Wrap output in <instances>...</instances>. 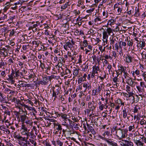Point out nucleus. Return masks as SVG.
Instances as JSON below:
<instances>
[{"mask_svg": "<svg viewBox=\"0 0 146 146\" xmlns=\"http://www.w3.org/2000/svg\"><path fill=\"white\" fill-rule=\"evenodd\" d=\"M120 68L121 72H123L124 74H125V72H127L126 70V67L125 66L123 67V66H121Z\"/></svg>", "mask_w": 146, "mask_h": 146, "instance_id": "nucleus-27", "label": "nucleus"}, {"mask_svg": "<svg viewBox=\"0 0 146 146\" xmlns=\"http://www.w3.org/2000/svg\"><path fill=\"white\" fill-rule=\"evenodd\" d=\"M104 108V104H101L99 107V109L101 110H103Z\"/></svg>", "mask_w": 146, "mask_h": 146, "instance_id": "nucleus-59", "label": "nucleus"}, {"mask_svg": "<svg viewBox=\"0 0 146 146\" xmlns=\"http://www.w3.org/2000/svg\"><path fill=\"white\" fill-rule=\"evenodd\" d=\"M123 57L125 58V59H124L125 61L127 64H129L132 62L133 57L129 54H125Z\"/></svg>", "mask_w": 146, "mask_h": 146, "instance_id": "nucleus-3", "label": "nucleus"}, {"mask_svg": "<svg viewBox=\"0 0 146 146\" xmlns=\"http://www.w3.org/2000/svg\"><path fill=\"white\" fill-rule=\"evenodd\" d=\"M67 115L66 114H64L62 113V114L61 115V117L63 119H68L67 118Z\"/></svg>", "mask_w": 146, "mask_h": 146, "instance_id": "nucleus-42", "label": "nucleus"}, {"mask_svg": "<svg viewBox=\"0 0 146 146\" xmlns=\"http://www.w3.org/2000/svg\"><path fill=\"white\" fill-rule=\"evenodd\" d=\"M54 128L56 130L55 133L56 134L58 133V132H59L60 134H61L62 130V126L60 124L58 123H54Z\"/></svg>", "mask_w": 146, "mask_h": 146, "instance_id": "nucleus-2", "label": "nucleus"}, {"mask_svg": "<svg viewBox=\"0 0 146 146\" xmlns=\"http://www.w3.org/2000/svg\"><path fill=\"white\" fill-rule=\"evenodd\" d=\"M75 69L74 70L73 75L75 76H76L78 74L79 70H78L76 68H74Z\"/></svg>", "mask_w": 146, "mask_h": 146, "instance_id": "nucleus-30", "label": "nucleus"}, {"mask_svg": "<svg viewBox=\"0 0 146 146\" xmlns=\"http://www.w3.org/2000/svg\"><path fill=\"white\" fill-rule=\"evenodd\" d=\"M101 19L100 18L98 17H97L94 19V21L95 22H97L99 21H101Z\"/></svg>", "mask_w": 146, "mask_h": 146, "instance_id": "nucleus-63", "label": "nucleus"}, {"mask_svg": "<svg viewBox=\"0 0 146 146\" xmlns=\"http://www.w3.org/2000/svg\"><path fill=\"white\" fill-rule=\"evenodd\" d=\"M56 142L58 145H59L60 146H63V143L60 141L58 139L57 140Z\"/></svg>", "mask_w": 146, "mask_h": 146, "instance_id": "nucleus-39", "label": "nucleus"}, {"mask_svg": "<svg viewBox=\"0 0 146 146\" xmlns=\"http://www.w3.org/2000/svg\"><path fill=\"white\" fill-rule=\"evenodd\" d=\"M104 32H106L107 34L108 33L109 35H113L112 30L110 28H108L107 29L106 31H104Z\"/></svg>", "mask_w": 146, "mask_h": 146, "instance_id": "nucleus-16", "label": "nucleus"}, {"mask_svg": "<svg viewBox=\"0 0 146 146\" xmlns=\"http://www.w3.org/2000/svg\"><path fill=\"white\" fill-rule=\"evenodd\" d=\"M134 143L137 146H143L144 143L143 142V141H140V140L134 139Z\"/></svg>", "mask_w": 146, "mask_h": 146, "instance_id": "nucleus-9", "label": "nucleus"}, {"mask_svg": "<svg viewBox=\"0 0 146 146\" xmlns=\"http://www.w3.org/2000/svg\"><path fill=\"white\" fill-rule=\"evenodd\" d=\"M20 72H19V70H18L17 71H16L15 72V76H14V77H17L19 76H21L20 75Z\"/></svg>", "mask_w": 146, "mask_h": 146, "instance_id": "nucleus-38", "label": "nucleus"}, {"mask_svg": "<svg viewBox=\"0 0 146 146\" xmlns=\"http://www.w3.org/2000/svg\"><path fill=\"white\" fill-rule=\"evenodd\" d=\"M122 41L121 40H119V48L121 49V50H122V44L121 45V43Z\"/></svg>", "mask_w": 146, "mask_h": 146, "instance_id": "nucleus-55", "label": "nucleus"}, {"mask_svg": "<svg viewBox=\"0 0 146 146\" xmlns=\"http://www.w3.org/2000/svg\"><path fill=\"white\" fill-rule=\"evenodd\" d=\"M2 108L3 109L5 108V111L4 112L5 113L7 114L8 115H10L11 114V113L9 111H8V109L5 106H3Z\"/></svg>", "mask_w": 146, "mask_h": 146, "instance_id": "nucleus-28", "label": "nucleus"}, {"mask_svg": "<svg viewBox=\"0 0 146 146\" xmlns=\"http://www.w3.org/2000/svg\"><path fill=\"white\" fill-rule=\"evenodd\" d=\"M87 126L88 128V129L89 130L92 131V130H94V129H93L92 126L90 125L89 124H88L87 123Z\"/></svg>", "mask_w": 146, "mask_h": 146, "instance_id": "nucleus-46", "label": "nucleus"}, {"mask_svg": "<svg viewBox=\"0 0 146 146\" xmlns=\"http://www.w3.org/2000/svg\"><path fill=\"white\" fill-rule=\"evenodd\" d=\"M88 107L90 109L89 110V112H90L91 110L93 111L95 109L94 102L92 101V102H89Z\"/></svg>", "mask_w": 146, "mask_h": 146, "instance_id": "nucleus-6", "label": "nucleus"}, {"mask_svg": "<svg viewBox=\"0 0 146 146\" xmlns=\"http://www.w3.org/2000/svg\"><path fill=\"white\" fill-rule=\"evenodd\" d=\"M101 89L100 86H98V88L97 89L93 90L92 91V95L96 96L98 94V93H100L101 91Z\"/></svg>", "mask_w": 146, "mask_h": 146, "instance_id": "nucleus-7", "label": "nucleus"}, {"mask_svg": "<svg viewBox=\"0 0 146 146\" xmlns=\"http://www.w3.org/2000/svg\"><path fill=\"white\" fill-rule=\"evenodd\" d=\"M55 114L56 115V116H54L53 117L55 118H56L57 117H59L60 116L61 117V115L62 114V113H58V112L54 111V112H53L52 113V115H54Z\"/></svg>", "mask_w": 146, "mask_h": 146, "instance_id": "nucleus-21", "label": "nucleus"}, {"mask_svg": "<svg viewBox=\"0 0 146 146\" xmlns=\"http://www.w3.org/2000/svg\"><path fill=\"white\" fill-rule=\"evenodd\" d=\"M53 93H52V96L54 97V100L55 99V98L57 97V94H56V93L55 92V90H52Z\"/></svg>", "mask_w": 146, "mask_h": 146, "instance_id": "nucleus-48", "label": "nucleus"}, {"mask_svg": "<svg viewBox=\"0 0 146 146\" xmlns=\"http://www.w3.org/2000/svg\"><path fill=\"white\" fill-rule=\"evenodd\" d=\"M127 13L129 15L134 14V9L133 8H132L130 10L127 11Z\"/></svg>", "mask_w": 146, "mask_h": 146, "instance_id": "nucleus-36", "label": "nucleus"}, {"mask_svg": "<svg viewBox=\"0 0 146 146\" xmlns=\"http://www.w3.org/2000/svg\"><path fill=\"white\" fill-rule=\"evenodd\" d=\"M109 145L112 146H117V144L111 139H107L106 141Z\"/></svg>", "mask_w": 146, "mask_h": 146, "instance_id": "nucleus-8", "label": "nucleus"}, {"mask_svg": "<svg viewBox=\"0 0 146 146\" xmlns=\"http://www.w3.org/2000/svg\"><path fill=\"white\" fill-rule=\"evenodd\" d=\"M10 90L8 88H5V90H4V92L5 93H6L7 94H10Z\"/></svg>", "mask_w": 146, "mask_h": 146, "instance_id": "nucleus-43", "label": "nucleus"}, {"mask_svg": "<svg viewBox=\"0 0 146 146\" xmlns=\"http://www.w3.org/2000/svg\"><path fill=\"white\" fill-rule=\"evenodd\" d=\"M21 119V121L22 122V123H25V120L27 119H28V117L26 116H25L23 115H21L20 116Z\"/></svg>", "mask_w": 146, "mask_h": 146, "instance_id": "nucleus-17", "label": "nucleus"}, {"mask_svg": "<svg viewBox=\"0 0 146 146\" xmlns=\"http://www.w3.org/2000/svg\"><path fill=\"white\" fill-rule=\"evenodd\" d=\"M96 117H97V116H93L92 117V121L93 122H94V121L96 122L98 121V118H97Z\"/></svg>", "mask_w": 146, "mask_h": 146, "instance_id": "nucleus-40", "label": "nucleus"}, {"mask_svg": "<svg viewBox=\"0 0 146 146\" xmlns=\"http://www.w3.org/2000/svg\"><path fill=\"white\" fill-rule=\"evenodd\" d=\"M140 47L142 48H143L145 46V42L143 40L142 41H140Z\"/></svg>", "mask_w": 146, "mask_h": 146, "instance_id": "nucleus-29", "label": "nucleus"}, {"mask_svg": "<svg viewBox=\"0 0 146 146\" xmlns=\"http://www.w3.org/2000/svg\"><path fill=\"white\" fill-rule=\"evenodd\" d=\"M73 47L71 43L69 41L65 42V44L63 46L64 48L66 51L68 49V48L71 49Z\"/></svg>", "mask_w": 146, "mask_h": 146, "instance_id": "nucleus-5", "label": "nucleus"}, {"mask_svg": "<svg viewBox=\"0 0 146 146\" xmlns=\"http://www.w3.org/2000/svg\"><path fill=\"white\" fill-rule=\"evenodd\" d=\"M134 83V82L131 80V78H129V79H128L127 81H126V83L127 84L132 87L133 86Z\"/></svg>", "mask_w": 146, "mask_h": 146, "instance_id": "nucleus-18", "label": "nucleus"}, {"mask_svg": "<svg viewBox=\"0 0 146 146\" xmlns=\"http://www.w3.org/2000/svg\"><path fill=\"white\" fill-rule=\"evenodd\" d=\"M48 76L43 77L42 78V80H40L39 81L38 84H41L43 85H46L48 84Z\"/></svg>", "mask_w": 146, "mask_h": 146, "instance_id": "nucleus-4", "label": "nucleus"}, {"mask_svg": "<svg viewBox=\"0 0 146 146\" xmlns=\"http://www.w3.org/2000/svg\"><path fill=\"white\" fill-rule=\"evenodd\" d=\"M128 97L129 98L131 96H133V99L134 100L135 98L134 96H133V95H134V93L133 92H128Z\"/></svg>", "mask_w": 146, "mask_h": 146, "instance_id": "nucleus-41", "label": "nucleus"}, {"mask_svg": "<svg viewBox=\"0 0 146 146\" xmlns=\"http://www.w3.org/2000/svg\"><path fill=\"white\" fill-rule=\"evenodd\" d=\"M83 87L85 88L84 91H86L87 89L88 90H90L91 88V86L90 84H89V83H85L83 84Z\"/></svg>", "mask_w": 146, "mask_h": 146, "instance_id": "nucleus-10", "label": "nucleus"}, {"mask_svg": "<svg viewBox=\"0 0 146 146\" xmlns=\"http://www.w3.org/2000/svg\"><path fill=\"white\" fill-rule=\"evenodd\" d=\"M57 88L55 90V92L56 93L57 95H58L60 93V91L61 89V87H59L58 86H57Z\"/></svg>", "mask_w": 146, "mask_h": 146, "instance_id": "nucleus-31", "label": "nucleus"}, {"mask_svg": "<svg viewBox=\"0 0 146 146\" xmlns=\"http://www.w3.org/2000/svg\"><path fill=\"white\" fill-rule=\"evenodd\" d=\"M21 1V0H19V1H17L16 2H15L14 4H13L12 5V7H14L13 6H16L19 4H20V2Z\"/></svg>", "mask_w": 146, "mask_h": 146, "instance_id": "nucleus-60", "label": "nucleus"}, {"mask_svg": "<svg viewBox=\"0 0 146 146\" xmlns=\"http://www.w3.org/2000/svg\"><path fill=\"white\" fill-rule=\"evenodd\" d=\"M19 9L22 11V12L24 11H26L27 10V7L25 6H23L21 7V8Z\"/></svg>", "mask_w": 146, "mask_h": 146, "instance_id": "nucleus-37", "label": "nucleus"}, {"mask_svg": "<svg viewBox=\"0 0 146 146\" xmlns=\"http://www.w3.org/2000/svg\"><path fill=\"white\" fill-rule=\"evenodd\" d=\"M133 143L131 141H129L127 140L125 141V143H123V146H133Z\"/></svg>", "mask_w": 146, "mask_h": 146, "instance_id": "nucleus-11", "label": "nucleus"}, {"mask_svg": "<svg viewBox=\"0 0 146 146\" xmlns=\"http://www.w3.org/2000/svg\"><path fill=\"white\" fill-rule=\"evenodd\" d=\"M114 46L115 47V50H118L119 49V46L117 43H116L114 44Z\"/></svg>", "mask_w": 146, "mask_h": 146, "instance_id": "nucleus-64", "label": "nucleus"}, {"mask_svg": "<svg viewBox=\"0 0 146 146\" xmlns=\"http://www.w3.org/2000/svg\"><path fill=\"white\" fill-rule=\"evenodd\" d=\"M17 102H15V103L17 104L18 106L20 105H21L22 106H23V105L21 104V100L19 99H17Z\"/></svg>", "mask_w": 146, "mask_h": 146, "instance_id": "nucleus-47", "label": "nucleus"}, {"mask_svg": "<svg viewBox=\"0 0 146 146\" xmlns=\"http://www.w3.org/2000/svg\"><path fill=\"white\" fill-rule=\"evenodd\" d=\"M115 21V20L114 19H111L110 20H108V23L107 24V26H106V27H108V25H110L111 26L112 25H113L114 22Z\"/></svg>", "mask_w": 146, "mask_h": 146, "instance_id": "nucleus-22", "label": "nucleus"}, {"mask_svg": "<svg viewBox=\"0 0 146 146\" xmlns=\"http://www.w3.org/2000/svg\"><path fill=\"white\" fill-rule=\"evenodd\" d=\"M116 8H117V11L118 14H120L121 13L122 9L120 7H117Z\"/></svg>", "mask_w": 146, "mask_h": 146, "instance_id": "nucleus-54", "label": "nucleus"}, {"mask_svg": "<svg viewBox=\"0 0 146 146\" xmlns=\"http://www.w3.org/2000/svg\"><path fill=\"white\" fill-rule=\"evenodd\" d=\"M103 42H104V46H105L107 43L108 42V39H103Z\"/></svg>", "mask_w": 146, "mask_h": 146, "instance_id": "nucleus-62", "label": "nucleus"}, {"mask_svg": "<svg viewBox=\"0 0 146 146\" xmlns=\"http://www.w3.org/2000/svg\"><path fill=\"white\" fill-rule=\"evenodd\" d=\"M135 128L134 125H130L129 127V131H134V129Z\"/></svg>", "mask_w": 146, "mask_h": 146, "instance_id": "nucleus-33", "label": "nucleus"}, {"mask_svg": "<svg viewBox=\"0 0 146 146\" xmlns=\"http://www.w3.org/2000/svg\"><path fill=\"white\" fill-rule=\"evenodd\" d=\"M23 3V2L21 1L20 2V4H18L16 6H13L14 7H11V9L13 10H15L17 9H18L19 8L21 7V6L22 5V4Z\"/></svg>", "mask_w": 146, "mask_h": 146, "instance_id": "nucleus-19", "label": "nucleus"}, {"mask_svg": "<svg viewBox=\"0 0 146 146\" xmlns=\"http://www.w3.org/2000/svg\"><path fill=\"white\" fill-rule=\"evenodd\" d=\"M127 45L131 47L133 44V41L131 39L130 40H129L127 38Z\"/></svg>", "mask_w": 146, "mask_h": 146, "instance_id": "nucleus-24", "label": "nucleus"}, {"mask_svg": "<svg viewBox=\"0 0 146 146\" xmlns=\"http://www.w3.org/2000/svg\"><path fill=\"white\" fill-rule=\"evenodd\" d=\"M71 72V71L68 69L66 68L65 70V73L64 74L67 75L69 74H70Z\"/></svg>", "mask_w": 146, "mask_h": 146, "instance_id": "nucleus-44", "label": "nucleus"}, {"mask_svg": "<svg viewBox=\"0 0 146 146\" xmlns=\"http://www.w3.org/2000/svg\"><path fill=\"white\" fill-rule=\"evenodd\" d=\"M103 15L104 19L107 17H108V14L107 13H106L105 11H104L103 12Z\"/></svg>", "mask_w": 146, "mask_h": 146, "instance_id": "nucleus-52", "label": "nucleus"}, {"mask_svg": "<svg viewBox=\"0 0 146 146\" xmlns=\"http://www.w3.org/2000/svg\"><path fill=\"white\" fill-rule=\"evenodd\" d=\"M16 33V31L14 29H12L10 33L9 36L10 37L14 35L15 33Z\"/></svg>", "mask_w": 146, "mask_h": 146, "instance_id": "nucleus-34", "label": "nucleus"}, {"mask_svg": "<svg viewBox=\"0 0 146 146\" xmlns=\"http://www.w3.org/2000/svg\"><path fill=\"white\" fill-rule=\"evenodd\" d=\"M134 15V16L136 17H139L140 15L139 9L138 8L137 9V7L135 8V12Z\"/></svg>", "mask_w": 146, "mask_h": 146, "instance_id": "nucleus-20", "label": "nucleus"}, {"mask_svg": "<svg viewBox=\"0 0 146 146\" xmlns=\"http://www.w3.org/2000/svg\"><path fill=\"white\" fill-rule=\"evenodd\" d=\"M131 91V87L128 85H127L126 86V91H127V92H130Z\"/></svg>", "mask_w": 146, "mask_h": 146, "instance_id": "nucleus-51", "label": "nucleus"}, {"mask_svg": "<svg viewBox=\"0 0 146 146\" xmlns=\"http://www.w3.org/2000/svg\"><path fill=\"white\" fill-rule=\"evenodd\" d=\"M14 138L21 141H26L25 137H23L19 135H15Z\"/></svg>", "mask_w": 146, "mask_h": 146, "instance_id": "nucleus-12", "label": "nucleus"}, {"mask_svg": "<svg viewBox=\"0 0 146 146\" xmlns=\"http://www.w3.org/2000/svg\"><path fill=\"white\" fill-rule=\"evenodd\" d=\"M136 88L139 93H141L144 92L143 91H142V90L141 88L140 87V86H137Z\"/></svg>", "mask_w": 146, "mask_h": 146, "instance_id": "nucleus-45", "label": "nucleus"}, {"mask_svg": "<svg viewBox=\"0 0 146 146\" xmlns=\"http://www.w3.org/2000/svg\"><path fill=\"white\" fill-rule=\"evenodd\" d=\"M103 39H108V35L107 34L106 32H103Z\"/></svg>", "mask_w": 146, "mask_h": 146, "instance_id": "nucleus-32", "label": "nucleus"}, {"mask_svg": "<svg viewBox=\"0 0 146 146\" xmlns=\"http://www.w3.org/2000/svg\"><path fill=\"white\" fill-rule=\"evenodd\" d=\"M88 66L87 65L85 64V66L82 68V71H86L88 68Z\"/></svg>", "mask_w": 146, "mask_h": 146, "instance_id": "nucleus-56", "label": "nucleus"}, {"mask_svg": "<svg viewBox=\"0 0 146 146\" xmlns=\"http://www.w3.org/2000/svg\"><path fill=\"white\" fill-rule=\"evenodd\" d=\"M24 123H22L21 126V129L23 130V131H25L27 132H29V130L28 129L27 126H26L25 125Z\"/></svg>", "mask_w": 146, "mask_h": 146, "instance_id": "nucleus-23", "label": "nucleus"}, {"mask_svg": "<svg viewBox=\"0 0 146 146\" xmlns=\"http://www.w3.org/2000/svg\"><path fill=\"white\" fill-rule=\"evenodd\" d=\"M56 77L54 75H52L50 76H48V77L49 81H51V80L53 78H54Z\"/></svg>", "mask_w": 146, "mask_h": 146, "instance_id": "nucleus-50", "label": "nucleus"}, {"mask_svg": "<svg viewBox=\"0 0 146 146\" xmlns=\"http://www.w3.org/2000/svg\"><path fill=\"white\" fill-rule=\"evenodd\" d=\"M68 120L69 121V123L70 124V126H73L74 125V122L72 121L70 119H68Z\"/></svg>", "mask_w": 146, "mask_h": 146, "instance_id": "nucleus-49", "label": "nucleus"}, {"mask_svg": "<svg viewBox=\"0 0 146 146\" xmlns=\"http://www.w3.org/2000/svg\"><path fill=\"white\" fill-rule=\"evenodd\" d=\"M13 59L11 58H10L8 60V63H9V64H11L13 63L14 62L13 61Z\"/></svg>", "mask_w": 146, "mask_h": 146, "instance_id": "nucleus-58", "label": "nucleus"}, {"mask_svg": "<svg viewBox=\"0 0 146 146\" xmlns=\"http://www.w3.org/2000/svg\"><path fill=\"white\" fill-rule=\"evenodd\" d=\"M122 102L121 99H118L115 101V103L117 104H118V105H119L120 103Z\"/></svg>", "mask_w": 146, "mask_h": 146, "instance_id": "nucleus-61", "label": "nucleus"}, {"mask_svg": "<svg viewBox=\"0 0 146 146\" xmlns=\"http://www.w3.org/2000/svg\"><path fill=\"white\" fill-rule=\"evenodd\" d=\"M100 69V68L98 66L95 65L93 67L92 72L95 74H98V71Z\"/></svg>", "mask_w": 146, "mask_h": 146, "instance_id": "nucleus-13", "label": "nucleus"}, {"mask_svg": "<svg viewBox=\"0 0 146 146\" xmlns=\"http://www.w3.org/2000/svg\"><path fill=\"white\" fill-rule=\"evenodd\" d=\"M54 52L57 54V55L61 56L63 54L62 50H60V49L58 48L55 49L54 51Z\"/></svg>", "mask_w": 146, "mask_h": 146, "instance_id": "nucleus-14", "label": "nucleus"}, {"mask_svg": "<svg viewBox=\"0 0 146 146\" xmlns=\"http://www.w3.org/2000/svg\"><path fill=\"white\" fill-rule=\"evenodd\" d=\"M140 85L141 87L142 90V91L144 92H145V88H146V86L145 84V83L143 82H140Z\"/></svg>", "mask_w": 146, "mask_h": 146, "instance_id": "nucleus-15", "label": "nucleus"}, {"mask_svg": "<svg viewBox=\"0 0 146 146\" xmlns=\"http://www.w3.org/2000/svg\"><path fill=\"white\" fill-rule=\"evenodd\" d=\"M31 109H32L33 115H34L35 116L36 115V114L37 113L36 111V110L34 108H31Z\"/></svg>", "mask_w": 146, "mask_h": 146, "instance_id": "nucleus-53", "label": "nucleus"}, {"mask_svg": "<svg viewBox=\"0 0 146 146\" xmlns=\"http://www.w3.org/2000/svg\"><path fill=\"white\" fill-rule=\"evenodd\" d=\"M123 117L124 118H125L127 116V112L126 109L124 108L123 111Z\"/></svg>", "mask_w": 146, "mask_h": 146, "instance_id": "nucleus-26", "label": "nucleus"}, {"mask_svg": "<svg viewBox=\"0 0 146 146\" xmlns=\"http://www.w3.org/2000/svg\"><path fill=\"white\" fill-rule=\"evenodd\" d=\"M116 131V135L119 139L125 138L127 135L128 129H122L116 128L115 129Z\"/></svg>", "mask_w": 146, "mask_h": 146, "instance_id": "nucleus-1", "label": "nucleus"}, {"mask_svg": "<svg viewBox=\"0 0 146 146\" xmlns=\"http://www.w3.org/2000/svg\"><path fill=\"white\" fill-rule=\"evenodd\" d=\"M20 86L23 87H29L31 86L30 84H26L23 83H21L20 84Z\"/></svg>", "mask_w": 146, "mask_h": 146, "instance_id": "nucleus-25", "label": "nucleus"}, {"mask_svg": "<svg viewBox=\"0 0 146 146\" xmlns=\"http://www.w3.org/2000/svg\"><path fill=\"white\" fill-rule=\"evenodd\" d=\"M5 96H3V95H1V96H0V101L1 102H3L6 100H5Z\"/></svg>", "mask_w": 146, "mask_h": 146, "instance_id": "nucleus-35", "label": "nucleus"}, {"mask_svg": "<svg viewBox=\"0 0 146 146\" xmlns=\"http://www.w3.org/2000/svg\"><path fill=\"white\" fill-rule=\"evenodd\" d=\"M21 70H22L23 72L24 73V74H25L27 72H26L25 69L24 68V67L23 66H21Z\"/></svg>", "mask_w": 146, "mask_h": 146, "instance_id": "nucleus-57", "label": "nucleus"}]
</instances>
